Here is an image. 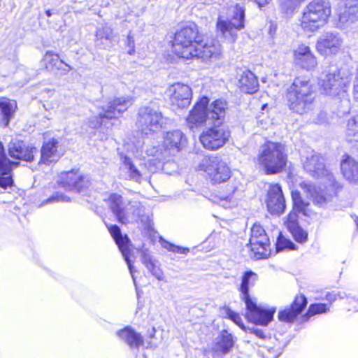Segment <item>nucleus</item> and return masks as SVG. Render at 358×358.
<instances>
[{
	"instance_id": "1",
	"label": "nucleus",
	"mask_w": 358,
	"mask_h": 358,
	"mask_svg": "<svg viewBox=\"0 0 358 358\" xmlns=\"http://www.w3.org/2000/svg\"><path fill=\"white\" fill-rule=\"evenodd\" d=\"M209 99L206 96L202 97L190 111L187 122L188 127L192 129L202 125L212 126L213 124H221L225 116L227 103L218 99L213 101L208 107Z\"/></svg>"
},
{
	"instance_id": "2",
	"label": "nucleus",
	"mask_w": 358,
	"mask_h": 358,
	"mask_svg": "<svg viewBox=\"0 0 358 358\" xmlns=\"http://www.w3.org/2000/svg\"><path fill=\"white\" fill-rule=\"evenodd\" d=\"M258 275L252 271L244 272L241 277V283L239 287L241 299L244 301L248 310V317L256 324L268 325L273 318L275 308L267 310L257 305L252 301L249 294L250 287L255 286L258 280Z\"/></svg>"
},
{
	"instance_id": "3",
	"label": "nucleus",
	"mask_w": 358,
	"mask_h": 358,
	"mask_svg": "<svg viewBox=\"0 0 358 358\" xmlns=\"http://www.w3.org/2000/svg\"><path fill=\"white\" fill-rule=\"evenodd\" d=\"M350 83V78L341 70L324 75L321 81L323 93L341 103L339 112L343 114L349 113L350 110V101L348 94Z\"/></svg>"
},
{
	"instance_id": "4",
	"label": "nucleus",
	"mask_w": 358,
	"mask_h": 358,
	"mask_svg": "<svg viewBox=\"0 0 358 358\" xmlns=\"http://www.w3.org/2000/svg\"><path fill=\"white\" fill-rule=\"evenodd\" d=\"M256 160L267 175L279 173L285 169L288 161L285 145L268 141L259 148Z\"/></svg>"
},
{
	"instance_id": "5",
	"label": "nucleus",
	"mask_w": 358,
	"mask_h": 358,
	"mask_svg": "<svg viewBox=\"0 0 358 358\" xmlns=\"http://www.w3.org/2000/svg\"><path fill=\"white\" fill-rule=\"evenodd\" d=\"M290 110L303 115L313 108L315 93L313 86L306 78H296L287 91Z\"/></svg>"
},
{
	"instance_id": "6",
	"label": "nucleus",
	"mask_w": 358,
	"mask_h": 358,
	"mask_svg": "<svg viewBox=\"0 0 358 358\" xmlns=\"http://www.w3.org/2000/svg\"><path fill=\"white\" fill-rule=\"evenodd\" d=\"M202 37L196 24L186 27L175 34L172 41V51L179 57L193 59L197 44Z\"/></svg>"
},
{
	"instance_id": "7",
	"label": "nucleus",
	"mask_w": 358,
	"mask_h": 358,
	"mask_svg": "<svg viewBox=\"0 0 358 358\" xmlns=\"http://www.w3.org/2000/svg\"><path fill=\"white\" fill-rule=\"evenodd\" d=\"M168 120L158 107L150 103L138 109L136 124L142 133L148 135L164 128Z\"/></svg>"
},
{
	"instance_id": "8",
	"label": "nucleus",
	"mask_w": 358,
	"mask_h": 358,
	"mask_svg": "<svg viewBox=\"0 0 358 358\" xmlns=\"http://www.w3.org/2000/svg\"><path fill=\"white\" fill-rule=\"evenodd\" d=\"M133 103V99L130 96H122L114 99L112 101L102 106L98 116H92L88 120L90 127L96 129L102 124L108 127L107 120L117 117Z\"/></svg>"
},
{
	"instance_id": "9",
	"label": "nucleus",
	"mask_w": 358,
	"mask_h": 358,
	"mask_svg": "<svg viewBox=\"0 0 358 358\" xmlns=\"http://www.w3.org/2000/svg\"><path fill=\"white\" fill-rule=\"evenodd\" d=\"M121 161L122 163V169L126 171L127 173L126 178L138 183H141L143 180L148 181L150 178L148 173H156L162 170L164 165L158 158L152 159L139 169L135 166L132 159L127 155L122 156Z\"/></svg>"
},
{
	"instance_id": "10",
	"label": "nucleus",
	"mask_w": 358,
	"mask_h": 358,
	"mask_svg": "<svg viewBox=\"0 0 358 358\" xmlns=\"http://www.w3.org/2000/svg\"><path fill=\"white\" fill-rule=\"evenodd\" d=\"M199 169L205 172L213 184H220L231 177V171L225 162L216 156L205 157L199 164Z\"/></svg>"
},
{
	"instance_id": "11",
	"label": "nucleus",
	"mask_w": 358,
	"mask_h": 358,
	"mask_svg": "<svg viewBox=\"0 0 358 358\" xmlns=\"http://www.w3.org/2000/svg\"><path fill=\"white\" fill-rule=\"evenodd\" d=\"M250 257L255 259L267 258L270 255L269 238L263 227L258 224H254L251 228L249 240Z\"/></svg>"
},
{
	"instance_id": "12",
	"label": "nucleus",
	"mask_w": 358,
	"mask_h": 358,
	"mask_svg": "<svg viewBox=\"0 0 358 358\" xmlns=\"http://www.w3.org/2000/svg\"><path fill=\"white\" fill-rule=\"evenodd\" d=\"M204 130L200 136V141L203 147L208 150H217L222 148L228 141L230 133L221 124H213Z\"/></svg>"
},
{
	"instance_id": "13",
	"label": "nucleus",
	"mask_w": 358,
	"mask_h": 358,
	"mask_svg": "<svg viewBox=\"0 0 358 358\" xmlns=\"http://www.w3.org/2000/svg\"><path fill=\"white\" fill-rule=\"evenodd\" d=\"M292 199L293 201V209L287 216L285 224L287 229L296 227L299 224L298 213L308 217H313L316 213L310 208V203L305 201L301 195V193L296 190L292 192Z\"/></svg>"
},
{
	"instance_id": "14",
	"label": "nucleus",
	"mask_w": 358,
	"mask_h": 358,
	"mask_svg": "<svg viewBox=\"0 0 358 358\" xmlns=\"http://www.w3.org/2000/svg\"><path fill=\"white\" fill-rule=\"evenodd\" d=\"M331 14V5L328 0H314L303 13L301 22L326 21Z\"/></svg>"
},
{
	"instance_id": "15",
	"label": "nucleus",
	"mask_w": 358,
	"mask_h": 358,
	"mask_svg": "<svg viewBox=\"0 0 358 358\" xmlns=\"http://www.w3.org/2000/svg\"><path fill=\"white\" fill-rule=\"evenodd\" d=\"M266 203L271 214L280 215L284 212L286 207L285 199L280 185L272 184L269 186Z\"/></svg>"
},
{
	"instance_id": "16",
	"label": "nucleus",
	"mask_w": 358,
	"mask_h": 358,
	"mask_svg": "<svg viewBox=\"0 0 358 358\" xmlns=\"http://www.w3.org/2000/svg\"><path fill=\"white\" fill-rule=\"evenodd\" d=\"M108 231L114 239L116 245L118 246L128 266L129 272L131 275L134 282L135 278L134 277V266L130 260V240L127 235H122L120 227L117 225L108 226Z\"/></svg>"
},
{
	"instance_id": "17",
	"label": "nucleus",
	"mask_w": 358,
	"mask_h": 358,
	"mask_svg": "<svg viewBox=\"0 0 358 358\" xmlns=\"http://www.w3.org/2000/svg\"><path fill=\"white\" fill-rule=\"evenodd\" d=\"M90 185V180L87 176L78 173V171L71 170L63 173L59 185L69 191H76L80 192L83 189L87 188Z\"/></svg>"
},
{
	"instance_id": "18",
	"label": "nucleus",
	"mask_w": 358,
	"mask_h": 358,
	"mask_svg": "<svg viewBox=\"0 0 358 358\" xmlns=\"http://www.w3.org/2000/svg\"><path fill=\"white\" fill-rule=\"evenodd\" d=\"M203 37L197 44L194 58L217 61L222 57V46L217 40L212 39L203 43Z\"/></svg>"
},
{
	"instance_id": "19",
	"label": "nucleus",
	"mask_w": 358,
	"mask_h": 358,
	"mask_svg": "<svg viewBox=\"0 0 358 358\" xmlns=\"http://www.w3.org/2000/svg\"><path fill=\"white\" fill-rule=\"evenodd\" d=\"M8 152L10 157L18 160L31 162L37 153V149L31 145H26L22 141L13 139L8 145Z\"/></svg>"
},
{
	"instance_id": "20",
	"label": "nucleus",
	"mask_w": 358,
	"mask_h": 358,
	"mask_svg": "<svg viewBox=\"0 0 358 358\" xmlns=\"http://www.w3.org/2000/svg\"><path fill=\"white\" fill-rule=\"evenodd\" d=\"M124 200L123 197L117 194H111L108 198V204L113 213L115 216L119 223L125 224L128 223V218L131 210H130V203Z\"/></svg>"
},
{
	"instance_id": "21",
	"label": "nucleus",
	"mask_w": 358,
	"mask_h": 358,
	"mask_svg": "<svg viewBox=\"0 0 358 358\" xmlns=\"http://www.w3.org/2000/svg\"><path fill=\"white\" fill-rule=\"evenodd\" d=\"M343 41L336 32H327L317 41V50L322 55L336 54L341 47Z\"/></svg>"
},
{
	"instance_id": "22",
	"label": "nucleus",
	"mask_w": 358,
	"mask_h": 358,
	"mask_svg": "<svg viewBox=\"0 0 358 358\" xmlns=\"http://www.w3.org/2000/svg\"><path fill=\"white\" fill-rule=\"evenodd\" d=\"M169 92L172 105L184 108L190 104L192 92L189 86L178 83L171 85Z\"/></svg>"
},
{
	"instance_id": "23",
	"label": "nucleus",
	"mask_w": 358,
	"mask_h": 358,
	"mask_svg": "<svg viewBox=\"0 0 358 358\" xmlns=\"http://www.w3.org/2000/svg\"><path fill=\"white\" fill-rule=\"evenodd\" d=\"M308 301L306 297L300 294L295 297L294 301L289 307L279 311L278 320L283 322H292L294 320L302 313L306 307Z\"/></svg>"
},
{
	"instance_id": "24",
	"label": "nucleus",
	"mask_w": 358,
	"mask_h": 358,
	"mask_svg": "<svg viewBox=\"0 0 358 358\" xmlns=\"http://www.w3.org/2000/svg\"><path fill=\"white\" fill-rule=\"evenodd\" d=\"M303 169L314 178H320L327 175L324 159L319 154L313 151L303 161Z\"/></svg>"
},
{
	"instance_id": "25",
	"label": "nucleus",
	"mask_w": 358,
	"mask_h": 358,
	"mask_svg": "<svg viewBox=\"0 0 358 358\" xmlns=\"http://www.w3.org/2000/svg\"><path fill=\"white\" fill-rule=\"evenodd\" d=\"M234 339L227 330H222L213 340L212 351L217 357H223L229 353L234 346Z\"/></svg>"
},
{
	"instance_id": "26",
	"label": "nucleus",
	"mask_w": 358,
	"mask_h": 358,
	"mask_svg": "<svg viewBox=\"0 0 358 358\" xmlns=\"http://www.w3.org/2000/svg\"><path fill=\"white\" fill-rule=\"evenodd\" d=\"M12 165H18V163L10 162L7 158L4 147L0 142V187L4 189L13 185L12 177L8 176L11 172Z\"/></svg>"
},
{
	"instance_id": "27",
	"label": "nucleus",
	"mask_w": 358,
	"mask_h": 358,
	"mask_svg": "<svg viewBox=\"0 0 358 358\" xmlns=\"http://www.w3.org/2000/svg\"><path fill=\"white\" fill-rule=\"evenodd\" d=\"M130 215L128 222H140L145 229H150L152 227V219L148 213L145 212V208L141 202L132 201L130 203Z\"/></svg>"
},
{
	"instance_id": "28",
	"label": "nucleus",
	"mask_w": 358,
	"mask_h": 358,
	"mask_svg": "<svg viewBox=\"0 0 358 358\" xmlns=\"http://www.w3.org/2000/svg\"><path fill=\"white\" fill-rule=\"evenodd\" d=\"M185 142V137L180 130L166 132L164 138L163 147L169 155H174L180 151Z\"/></svg>"
},
{
	"instance_id": "29",
	"label": "nucleus",
	"mask_w": 358,
	"mask_h": 358,
	"mask_svg": "<svg viewBox=\"0 0 358 358\" xmlns=\"http://www.w3.org/2000/svg\"><path fill=\"white\" fill-rule=\"evenodd\" d=\"M340 166L343 177L350 182L358 184V162L352 156L345 154Z\"/></svg>"
},
{
	"instance_id": "30",
	"label": "nucleus",
	"mask_w": 358,
	"mask_h": 358,
	"mask_svg": "<svg viewBox=\"0 0 358 358\" xmlns=\"http://www.w3.org/2000/svg\"><path fill=\"white\" fill-rule=\"evenodd\" d=\"M237 73L238 86L241 91L253 94L258 90L259 83L255 74L249 70H241Z\"/></svg>"
},
{
	"instance_id": "31",
	"label": "nucleus",
	"mask_w": 358,
	"mask_h": 358,
	"mask_svg": "<svg viewBox=\"0 0 358 358\" xmlns=\"http://www.w3.org/2000/svg\"><path fill=\"white\" fill-rule=\"evenodd\" d=\"M294 62L303 69L310 70L317 65V59L308 46L301 45L294 51Z\"/></svg>"
},
{
	"instance_id": "32",
	"label": "nucleus",
	"mask_w": 358,
	"mask_h": 358,
	"mask_svg": "<svg viewBox=\"0 0 358 358\" xmlns=\"http://www.w3.org/2000/svg\"><path fill=\"white\" fill-rule=\"evenodd\" d=\"M303 192L311 199L314 205L324 208L327 204V199L324 192L313 183L309 181H303L300 185Z\"/></svg>"
},
{
	"instance_id": "33",
	"label": "nucleus",
	"mask_w": 358,
	"mask_h": 358,
	"mask_svg": "<svg viewBox=\"0 0 358 358\" xmlns=\"http://www.w3.org/2000/svg\"><path fill=\"white\" fill-rule=\"evenodd\" d=\"M57 147L58 141L55 138L44 142L41 150L40 163L48 164L57 162L59 158Z\"/></svg>"
},
{
	"instance_id": "34",
	"label": "nucleus",
	"mask_w": 358,
	"mask_h": 358,
	"mask_svg": "<svg viewBox=\"0 0 358 358\" xmlns=\"http://www.w3.org/2000/svg\"><path fill=\"white\" fill-rule=\"evenodd\" d=\"M117 336L130 348L138 350L139 347L144 344L143 338L141 334L137 333L129 327L117 331Z\"/></svg>"
},
{
	"instance_id": "35",
	"label": "nucleus",
	"mask_w": 358,
	"mask_h": 358,
	"mask_svg": "<svg viewBox=\"0 0 358 358\" xmlns=\"http://www.w3.org/2000/svg\"><path fill=\"white\" fill-rule=\"evenodd\" d=\"M217 35L229 43H234L237 37V31L244 28V24H216Z\"/></svg>"
},
{
	"instance_id": "36",
	"label": "nucleus",
	"mask_w": 358,
	"mask_h": 358,
	"mask_svg": "<svg viewBox=\"0 0 358 358\" xmlns=\"http://www.w3.org/2000/svg\"><path fill=\"white\" fill-rule=\"evenodd\" d=\"M16 108L17 103L15 100H11L6 97L0 98L1 125L3 127L8 125Z\"/></svg>"
},
{
	"instance_id": "37",
	"label": "nucleus",
	"mask_w": 358,
	"mask_h": 358,
	"mask_svg": "<svg viewBox=\"0 0 358 358\" xmlns=\"http://www.w3.org/2000/svg\"><path fill=\"white\" fill-rule=\"evenodd\" d=\"M345 137L346 140L352 144V148H356L358 146V115L348 120Z\"/></svg>"
},
{
	"instance_id": "38",
	"label": "nucleus",
	"mask_w": 358,
	"mask_h": 358,
	"mask_svg": "<svg viewBox=\"0 0 358 358\" xmlns=\"http://www.w3.org/2000/svg\"><path fill=\"white\" fill-rule=\"evenodd\" d=\"M43 62L45 69L51 72L59 70L60 65L64 64V61L59 59V57L57 54H54L50 51H48L44 55Z\"/></svg>"
},
{
	"instance_id": "39",
	"label": "nucleus",
	"mask_w": 358,
	"mask_h": 358,
	"mask_svg": "<svg viewBox=\"0 0 358 358\" xmlns=\"http://www.w3.org/2000/svg\"><path fill=\"white\" fill-rule=\"evenodd\" d=\"M305 0H280V7L282 13L288 18Z\"/></svg>"
},
{
	"instance_id": "40",
	"label": "nucleus",
	"mask_w": 358,
	"mask_h": 358,
	"mask_svg": "<svg viewBox=\"0 0 358 358\" xmlns=\"http://www.w3.org/2000/svg\"><path fill=\"white\" fill-rule=\"evenodd\" d=\"M96 37L98 41H106V45L110 46L113 41V31L110 27L106 24L104 26L102 24L101 28H98L96 34Z\"/></svg>"
},
{
	"instance_id": "41",
	"label": "nucleus",
	"mask_w": 358,
	"mask_h": 358,
	"mask_svg": "<svg viewBox=\"0 0 358 358\" xmlns=\"http://www.w3.org/2000/svg\"><path fill=\"white\" fill-rule=\"evenodd\" d=\"M275 247L277 252L285 250H295L297 249L296 245L291 240L287 239L283 236L281 233L279 234V236L277 238Z\"/></svg>"
},
{
	"instance_id": "42",
	"label": "nucleus",
	"mask_w": 358,
	"mask_h": 358,
	"mask_svg": "<svg viewBox=\"0 0 358 358\" xmlns=\"http://www.w3.org/2000/svg\"><path fill=\"white\" fill-rule=\"evenodd\" d=\"M329 310V308L326 303H317L310 304L308 307L307 313L303 315L306 320H308L310 317L317 314L326 313Z\"/></svg>"
},
{
	"instance_id": "43",
	"label": "nucleus",
	"mask_w": 358,
	"mask_h": 358,
	"mask_svg": "<svg viewBox=\"0 0 358 358\" xmlns=\"http://www.w3.org/2000/svg\"><path fill=\"white\" fill-rule=\"evenodd\" d=\"M294 239L299 243H305L308 241V234L300 225L289 229Z\"/></svg>"
},
{
	"instance_id": "44",
	"label": "nucleus",
	"mask_w": 358,
	"mask_h": 358,
	"mask_svg": "<svg viewBox=\"0 0 358 358\" xmlns=\"http://www.w3.org/2000/svg\"><path fill=\"white\" fill-rule=\"evenodd\" d=\"M225 313L227 317L232 320L236 324H237L240 328H241L245 331L247 327L244 325L242 319L238 313H235L229 308L225 309Z\"/></svg>"
},
{
	"instance_id": "45",
	"label": "nucleus",
	"mask_w": 358,
	"mask_h": 358,
	"mask_svg": "<svg viewBox=\"0 0 358 358\" xmlns=\"http://www.w3.org/2000/svg\"><path fill=\"white\" fill-rule=\"evenodd\" d=\"M162 245L169 251H171L175 253L187 254L189 251V248L175 245L164 240L162 241Z\"/></svg>"
},
{
	"instance_id": "46",
	"label": "nucleus",
	"mask_w": 358,
	"mask_h": 358,
	"mask_svg": "<svg viewBox=\"0 0 358 358\" xmlns=\"http://www.w3.org/2000/svg\"><path fill=\"white\" fill-rule=\"evenodd\" d=\"M247 317H248L247 316ZM248 319L250 321H251L252 322H253L255 325L252 326L251 327H247V328L245 330V331L246 333H248V334H253V335L256 336L259 338L264 340L266 338V336L264 334V331L262 329H259L257 327V325H261V326H262V325L259 324H256L252 320H250L249 318H248ZM264 326L266 327V325H264Z\"/></svg>"
},
{
	"instance_id": "47",
	"label": "nucleus",
	"mask_w": 358,
	"mask_h": 358,
	"mask_svg": "<svg viewBox=\"0 0 358 358\" xmlns=\"http://www.w3.org/2000/svg\"><path fill=\"white\" fill-rule=\"evenodd\" d=\"M145 267L157 280L161 281L164 280L162 271L155 264V262L150 263Z\"/></svg>"
},
{
	"instance_id": "48",
	"label": "nucleus",
	"mask_w": 358,
	"mask_h": 358,
	"mask_svg": "<svg viewBox=\"0 0 358 358\" xmlns=\"http://www.w3.org/2000/svg\"><path fill=\"white\" fill-rule=\"evenodd\" d=\"M70 201V198L62 193L56 192L50 196L48 199L43 202V204L50 203L53 202H68Z\"/></svg>"
},
{
	"instance_id": "49",
	"label": "nucleus",
	"mask_w": 358,
	"mask_h": 358,
	"mask_svg": "<svg viewBox=\"0 0 358 358\" xmlns=\"http://www.w3.org/2000/svg\"><path fill=\"white\" fill-rule=\"evenodd\" d=\"M233 19L238 22H243L245 19V10L242 7L236 6L231 10Z\"/></svg>"
},
{
	"instance_id": "50",
	"label": "nucleus",
	"mask_w": 358,
	"mask_h": 358,
	"mask_svg": "<svg viewBox=\"0 0 358 358\" xmlns=\"http://www.w3.org/2000/svg\"><path fill=\"white\" fill-rule=\"evenodd\" d=\"M141 262L146 266L150 263L153 262V259L147 250H143L141 255Z\"/></svg>"
},
{
	"instance_id": "51",
	"label": "nucleus",
	"mask_w": 358,
	"mask_h": 358,
	"mask_svg": "<svg viewBox=\"0 0 358 358\" xmlns=\"http://www.w3.org/2000/svg\"><path fill=\"white\" fill-rule=\"evenodd\" d=\"M301 26L305 31H315L318 29V27H317L315 24H301Z\"/></svg>"
},
{
	"instance_id": "52",
	"label": "nucleus",
	"mask_w": 358,
	"mask_h": 358,
	"mask_svg": "<svg viewBox=\"0 0 358 358\" xmlns=\"http://www.w3.org/2000/svg\"><path fill=\"white\" fill-rule=\"evenodd\" d=\"M325 299L331 303L337 299V294L334 292H329L327 294Z\"/></svg>"
},
{
	"instance_id": "53",
	"label": "nucleus",
	"mask_w": 358,
	"mask_h": 358,
	"mask_svg": "<svg viewBox=\"0 0 358 358\" xmlns=\"http://www.w3.org/2000/svg\"><path fill=\"white\" fill-rule=\"evenodd\" d=\"M353 96L355 100L358 101V78H355L353 85Z\"/></svg>"
},
{
	"instance_id": "54",
	"label": "nucleus",
	"mask_w": 358,
	"mask_h": 358,
	"mask_svg": "<svg viewBox=\"0 0 358 358\" xmlns=\"http://www.w3.org/2000/svg\"><path fill=\"white\" fill-rule=\"evenodd\" d=\"M146 152L148 154V155H151V156H158V153L159 152V149L155 148V147H152V148H150V149H146Z\"/></svg>"
},
{
	"instance_id": "55",
	"label": "nucleus",
	"mask_w": 358,
	"mask_h": 358,
	"mask_svg": "<svg viewBox=\"0 0 358 358\" xmlns=\"http://www.w3.org/2000/svg\"><path fill=\"white\" fill-rule=\"evenodd\" d=\"M62 65L64 66V67H62V65H60V69L59 70H62V73L66 75L71 70L73 69V68L69 65L68 64L65 63L64 62V64H62Z\"/></svg>"
},
{
	"instance_id": "56",
	"label": "nucleus",
	"mask_w": 358,
	"mask_h": 358,
	"mask_svg": "<svg viewBox=\"0 0 358 358\" xmlns=\"http://www.w3.org/2000/svg\"><path fill=\"white\" fill-rule=\"evenodd\" d=\"M327 120V113L325 112H320L318 115L317 123L322 124Z\"/></svg>"
},
{
	"instance_id": "57",
	"label": "nucleus",
	"mask_w": 358,
	"mask_h": 358,
	"mask_svg": "<svg viewBox=\"0 0 358 358\" xmlns=\"http://www.w3.org/2000/svg\"><path fill=\"white\" fill-rule=\"evenodd\" d=\"M132 45H134V40L133 36L129 34L127 37V45L129 48H131Z\"/></svg>"
},
{
	"instance_id": "58",
	"label": "nucleus",
	"mask_w": 358,
	"mask_h": 358,
	"mask_svg": "<svg viewBox=\"0 0 358 358\" xmlns=\"http://www.w3.org/2000/svg\"><path fill=\"white\" fill-rule=\"evenodd\" d=\"M156 332V329L155 327H152L150 331H148V336L150 338H153L155 337Z\"/></svg>"
},
{
	"instance_id": "59",
	"label": "nucleus",
	"mask_w": 358,
	"mask_h": 358,
	"mask_svg": "<svg viewBox=\"0 0 358 358\" xmlns=\"http://www.w3.org/2000/svg\"><path fill=\"white\" fill-rule=\"evenodd\" d=\"M276 24H271L269 28V34L271 35L273 31L275 32L276 31Z\"/></svg>"
},
{
	"instance_id": "60",
	"label": "nucleus",
	"mask_w": 358,
	"mask_h": 358,
	"mask_svg": "<svg viewBox=\"0 0 358 358\" xmlns=\"http://www.w3.org/2000/svg\"><path fill=\"white\" fill-rule=\"evenodd\" d=\"M134 52H135V46L132 45L131 48H129L128 54L132 55L134 54Z\"/></svg>"
},
{
	"instance_id": "61",
	"label": "nucleus",
	"mask_w": 358,
	"mask_h": 358,
	"mask_svg": "<svg viewBox=\"0 0 358 358\" xmlns=\"http://www.w3.org/2000/svg\"><path fill=\"white\" fill-rule=\"evenodd\" d=\"M337 294V299H344L346 296V294L344 292H337L336 293Z\"/></svg>"
},
{
	"instance_id": "62",
	"label": "nucleus",
	"mask_w": 358,
	"mask_h": 358,
	"mask_svg": "<svg viewBox=\"0 0 358 358\" xmlns=\"http://www.w3.org/2000/svg\"><path fill=\"white\" fill-rule=\"evenodd\" d=\"M45 13H46L47 16H48V17L51 16V15H52L50 10H47Z\"/></svg>"
},
{
	"instance_id": "63",
	"label": "nucleus",
	"mask_w": 358,
	"mask_h": 358,
	"mask_svg": "<svg viewBox=\"0 0 358 358\" xmlns=\"http://www.w3.org/2000/svg\"><path fill=\"white\" fill-rule=\"evenodd\" d=\"M152 347H153V345H152V343L151 342H148L147 348H152Z\"/></svg>"
},
{
	"instance_id": "64",
	"label": "nucleus",
	"mask_w": 358,
	"mask_h": 358,
	"mask_svg": "<svg viewBox=\"0 0 358 358\" xmlns=\"http://www.w3.org/2000/svg\"><path fill=\"white\" fill-rule=\"evenodd\" d=\"M217 22L222 23V22H226V21L221 20L220 19H218Z\"/></svg>"
}]
</instances>
